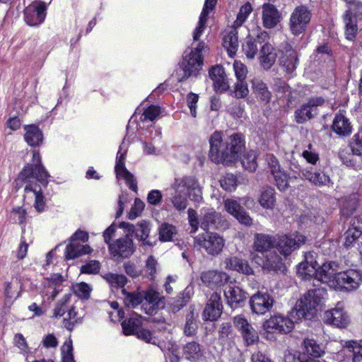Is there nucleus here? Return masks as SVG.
<instances>
[{
	"instance_id": "nucleus-1",
	"label": "nucleus",
	"mask_w": 362,
	"mask_h": 362,
	"mask_svg": "<svg viewBox=\"0 0 362 362\" xmlns=\"http://www.w3.org/2000/svg\"><path fill=\"white\" fill-rule=\"evenodd\" d=\"M209 157L215 163L230 165L235 163L245 148V136L241 133H234L223 139V132H214L209 138Z\"/></svg>"
},
{
	"instance_id": "nucleus-2",
	"label": "nucleus",
	"mask_w": 362,
	"mask_h": 362,
	"mask_svg": "<svg viewBox=\"0 0 362 362\" xmlns=\"http://www.w3.org/2000/svg\"><path fill=\"white\" fill-rule=\"evenodd\" d=\"M326 291L323 288H313L308 291L297 302L291 316L296 320H311L315 317L317 307L321 303Z\"/></svg>"
},
{
	"instance_id": "nucleus-3",
	"label": "nucleus",
	"mask_w": 362,
	"mask_h": 362,
	"mask_svg": "<svg viewBox=\"0 0 362 362\" xmlns=\"http://www.w3.org/2000/svg\"><path fill=\"white\" fill-rule=\"evenodd\" d=\"M119 227L127 230V233L120 238L110 244L108 247L110 254L113 257L118 259L128 258L132 256L135 247L132 240V235L134 233V226L127 222H122Z\"/></svg>"
},
{
	"instance_id": "nucleus-4",
	"label": "nucleus",
	"mask_w": 362,
	"mask_h": 362,
	"mask_svg": "<svg viewBox=\"0 0 362 362\" xmlns=\"http://www.w3.org/2000/svg\"><path fill=\"white\" fill-rule=\"evenodd\" d=\"M204 48V43L200 42L194 49H192L189 54L183 57V59L180 63V68L183 74L181 76H178L177 81L179 82H182L190 76H197L198 75L203 65L202 52Z\"/></svg>"
},
{
	"instance_id": "nucleus-5",
	"label": "nucleus",
	"mask_w": 362,
	"mask_h": 362,
	"mask_svg": "<svg viewBox=\"0 0 362 362\" xmlns=\"http://www.w3.org/2000/svg\"><path fill=\"white\" fill-rule=\"evenodd\" d=\"M174 191H186L189 198L195 202H200L202 200V190L198 180L191 175H186L182 177L175 178L171 185Z\"/></svg>"
},
{
	"instance_id": "nucleus-6",
	"label": "nucleus",
	"mask_w": 362,
	"mask_h": 362,
	"mask_svg": "<svg viewBox=\"0 0 362 362\" xmlns=\"http://www.w3.org/2000/svg\"><path fill=\"white\" fill-rule=\"evenodd\" d=\"M311 16V12L307 6L300 5L296 7L289 20L291 33L294 35L304 33L310 22Z\"/></svg>"
},
{
	"instance_id": "nucleus-7",
	"label": "nucleus",
	"mask_w": 362,
	"mask_h": 362,
	"mask_svg": "<svg viewBox=\"0 0 362 362\" xmlns=\"http://www.w3.org/2000/svg\"><path fill=\"white\" fill-rule=\"evenodd\" d=\"M195 247L204 248L211 255L219 254L225 245L224 240L217 233L199 234L194 238Z\"/></svg>"
},
{
	"instance_id": "nucleus-8",
	"label": "nucleus",
	"mask_w": 362,
	"mask_h": 362,
	"mask_svg": "<svg viewBox=\"0 0 362 362\" xmlns=\"http://www.w3.org/2000/svg\"><path fill=\"white\" fill-rule=\"evenodd\" d=\"M325 98L321 96L311 97L306 103L303 104L294 112L295 119L298 124H304L314 118L318 114V107L324 105Z\"/></svg>"
},
{
	"instance_id": "nucleus-9",
	"label": "nucleus",
	"mask_w": 362,
	"mask_h": 362,
	"mask_svg": "<svg viewBox=\"0 0 362 362\" xmlns=\"http://www.w3.org/2000/svg\"><path fill=\"white\" fill-rule=\"evenodd\" d=\"M334 289L351 291L358 288L361 283V275L355 269L339 272L335 277Z\"/></svg>"
},
{
	"instance_id": "nucleus-10",
	"label": "nucleus",
	"mask_w": 362,
	"mask_h": 362,
	"mask_svg": "<svg viewBox=\"0 0 362 362\" xmlns=\"http://www.w3.org/2000/svg\"><path fill=\"white\" fill-rule=\"evenodd\" d=\"M305 240V236L299 233L279 235L276 238V247L281 255L288 256L303 245Z\"/></svg>"
},
{
	"instance_id": "nucleus-11",
	"label": "nucleus",
	"mask_w": 362,
	"mask_h": 362,
	"mask_svg": "<svg viewBox=\"0 0 362 362\" xmlns=\"http://www.w3.org/2000/svg\"><path fill=\"white\" fill-rule=\"evenodd\" d=\"M47 6L42 1H33L24 10V20L30 26H37L44 22Z\"/></svg>"
},
{
	"instance_id": "nucleus-12",
	"label": "nucleus",
	"mask_w": 362,
	"mask_h": 362,
	"mask_svg": "<svg viewBox=\"0 0 362 362\" xmlns=\"http://www.w3.org/2000/svg\"><path fill=\"white\" fill-rule=\"evenodd\" d=\"M201 228L206 231L209 230H224L228 227V223L221 214L213 209L205 210L201 218Z\"/></svg>"
},
{
	"instance_id": "nucleus-13",
	"label": "nucleus",
	"mask_w": 362,
	"mask_h": 362,
	"mask_svg": "<svg viewBox=\"0 0 362 362\" xmlns=\"http://www.w3.org/2000/svg\"><path fill=\"white\" fill-rule=\"evenodd\" d=\"M274 300L267 292L258 291L253 294L250 299V305L252 313L257 315H264L269 312L273 307Z\"/></svg>"
},
{
	"instance_id": "nucleus-14",
	"label": "nucleus",
	"mask_w": 362,
	"mask_h": 362,
	"mask_svg": "<svg viewBox=\"0 0 362 362\" xmlns=\"http://www.w3.org/2000/svg\"><path fill=\"white\" fill-rule=\"evenodd\" d=\"M49 177L48 172L42 165L27 164L19 174V179L23 182H27L30 178H35L44 187L48 184L47 178Z\"/></svg>"
},
{
	"instance_id": "nucleus-15",
	"label": "nucleus",
	"mask_w": 362,
	"mask_h": 362,
	"mask_svg": "<svg viewBox=\"0 0 362 362\" xmlns=\"http://www.w3.org/2000/svg\"><path fill=\"white\" fill-rule=\"evenodd\" d=\"M339 264L337 262H326L319 267V272L316 274V280L334 288L335 277L339 273Z\"/></svg>"
},
{
	"instance_id": "nucleus-16",
	"label": "nucleus",
	"mask_w": 362,
	"mask_h": 362,
	"mask_svg": "<svg viewBox=\"0 0 362 362\" xmlns=\"http://www.w3.org/2000/svg\"><path fill=\"white\" fill-rule=\"evenodd\" d=\"M235 327L240 332L247 346L252 345L257 341L259 336L247 320L243 315H237L233 317Z\"/></svg>"
},
{
	"instance_id": "nucleus-17",
	"label": "nucleus",
	"mask_w": 362,
	"mask_h": 362,
	"mask_svg": "<svg viewBox=\"0 0 362 362\" xmlns=\"http://www.w3.org/2000/svg\"><path fill=\"white\" fill-rule=\"evenodd\" d=\"M143 293V300L145 303L142 304L141 308L148 315H153L158 310L163 308L165 306V298L160 294L153 290L148 289Z\"/></svg>"
},
{
	"instance_id": "nucleus-18",
	"label": "nucleus",
	"mask_w": 362,
	"mask_h": 362,
	"mask_svg": "<svg viewBox=\"0 0 362 362\" xmlns=\"http://www.w3.org/2000/svg\"><path fill=\"white\" fill-rule=\"evenodd\" d=\"M223 305L221 294L214 292L205 306L202 317L204 320H216L221 315Z\"/></svg>"
},
{
	"instance_id": "nucleus-19",
	"label": "nucleus",
	"mask_w": 362,
	"mask_h": 362,
	"mask_svg": "<svg viewBox=\"0 0 362 362\" xmlns=\"http://www.w3.org/2000/svg\"><path fill=\"white\" fill-rule=\"evenodd\" d=\"M264 326L267 329H271L274 332L286 334L293 329L294 322L292 319L286 316L275 315L267 320Z\"/></svg>"
},
{
	"instance_id": "nucleus-20",
	"label": "nucleus",
	"mask_w": 362,
	"mask_h": 362,
	"mask_svg": "<svg viewBox=\"0 0 362 362\" xmlns=\"http://www.w3.org/2000/svg\"><path fill=\"white\" fill-rule=\"evenodd\" d=\"M269 38L265 31L260 32L255 38L248 36L243 44V51L248 59H254L258 52L259 46L261 47Z\"/></svg>"
},
{
	"instance_id": "nucleus-21",
	"label": "nucleus",
	"mask_w": 362,
	"mask_h": 362,
	"mask_svg": "<svg viewBox=\"0 0 362 362\" xmlns=\"http://www.w3.org/2000/svg\"><path fill=\"white\" fill-rule=\"evenodd\" d=\"M224 295L228 304L232 308L242 306L247 299V293L234 284H229L225 287Z\"/></svg>"
},
{
	"instance_id": "nucleus-22",
	"label": "nucleus",
	"mask_w": 362,
	"mask_h": 362,
	"mask_svg": "<svg viewBox=\"0 0 362 362\" xmlns=\"http://www.w3.org/2000/svg\"><path fill=\"white\" fill-rule=\"evenodd\" d=\"M299 60L296 51L291 45H287L279 58L280 66L287 74H292L296 69Z\"/></svg>"
},
{
	"instance_id": "nucleus-23",
	"label": "nucleus",
	"mask_w": 362,
	"mask_h": 362,
	"mask_svg": "<svg viewBox=\"0 0 362 362\" xmlns=\"http://www.w3.org/2000/svg\"><path fill=\"white\" fill-rule=\"evenodd\" d=\"M230 277L224 272L216 270L203 272L201 274L202 283L208 287L215 288L230 281Z\"/></svg>"
},
{
	"instance_id": "nucleus-24",
	"label": "nucleus",
	"mask_w": 362,
	"mask_h": 362,
	"mask_svg": "<svg viewBox=\"0 0 362 362\" xmlns=\"http://www.w3.org/2000/svg\"><path fill=\"white\" fill-rule=\"evenodd\" d=\"M209 74L214 82V88L216 92L223 93L229 90L230 86L224 69L221 66H213L209 70Z\"/></svg>"
},
{
	"instance_id": "nucleus-25",
	"label": "nucleus",
	"mask_w": 362,
	"mask_h": 362,
	"mask_svg": "<svg viewBox=\"0 0 362 362\" xmlns=\"http://www.w3.org/2000/svg\"><path fill=\"white\" fill-rule=\"evenodd\" d=\"M313 255L309 252L305 255V261L300 262L297 267V274L303 279H309L314 276V280H316V274L319 272L317 269L316 261H313Z\"/></svg>"
},
{
	"instance_id": "nucleus-26",
	"label": "nucleus",
	"mask_w": 362,
	"mask_h": 362,
	"mask_svg": "<svg viewBox=\"0 0 362 362\" xmlns=\"http://www.w3.org/2000/svg\"><path fill=\"white\" fill-rule=\"evenodd\" d=\"M325 322L339 328H344L349 325V318L341 307H337L325 313Z\"/></svg>"
},
{
	"instance_id": "nucleus-27",
	"label": "nucleus",
	"mask_w": 362,
	"mask_h": 362,
	"mask_svg": "<svg viewBox=\"0 0 362 362\" xmlns=\"http://www.w3.org/2000/svg\"><path fill=\"white\" fill-rule=\"evenodd\" d=\"M276 58L277 53L275 48L266 41L259 49V60L261 66L266 71L270 69Z\"/></svg>"
},
{
	"instance_id": "nucleus-28",
	"label": "nucleus",
	"mask_w": 362,
	"mask_h": 362,
	"mask_svg": "<svg viewBox=\"0 0 362 362\" xmlns=\"http://www.w3.org/2000/svg\"><path fill=\"white\" fill-rule=\"evenodd\" d=\"M298 177L300 179L308 180L314 185L319 187L327 185L330 181L329 176L324 173L320 171L313 172L312 169L309 168L298 173L295 177Z\"/></svg>"
},
{
	"instance_id": "nucleus-29",
	"label": "nucleus",
	"mask_w": 362,
	"mask_h": 362,
	"mask_svg": "<svg viewBox=\"0 0 362 362\" xmlns=\"http://www.w3.org/2000/svg\"><path fill=\"white\" fill-rule=\"evenodd\" d=\"M332 129L339 136H348L351 134L352 126L343 113L338 112L334 117Z\"/></svg>"
},
{
	"instance_id": "nucleus-30",
	"label": "nucleus",
	"mask_w": 362,
	"mask_h": 362,
	"mask_svg": "<svg viewBox=\"0 0 362 362\" xmlns=\"http://www.w3.org/2000/svg\"><path fill=\"white\" fill-rule=\"evenodd\" d=\"M276 238L264 233H257L255 235L253 248L256 252L264 254L270 249L276 247Z\"/></svg>"
},
{
	"instance_id": "nucleus-31",
	"label": "nucleus",
	"mask_w": 362,
	"mask_h": 362,
	"mask_svg": "<svg viewBox=\"0 0 362 362\" xmlns=\"http://www.w3.org/2000/svg\"><path fill=\"white\" fill-rule=\"evenodd\" d=\"M281 15L276 7L270 4H264L262 8L263 25L267 28H274L280 21Z\"/></svg>"
},
{
	"instance_id": "nucleus-32",
	"label": "nucleus",
	"mask_w": 362,
	"mask_h": 362,
	"mask_svg": "<svg viewBox=\"0 0 362 362\" xmlns=\"http://www.w3.org/2000/svg\"><path fill=\"white\" fill-rule=\"evenodd\" d=\"M252 88L254 94L259 101L264 104H268L272 100V93L267 85L261 79L255 78L251 81Z\"/></svg>"
},
{
	"instance_id": "nucleus-33",
	"label": "nucleus",
	"mask_w": 362,
	"mask_h": 362,
	"mask_svg": "<svg viewBox=\"0 0 362 362\" xmlns=\"http://www.w3.org/2000/svg\"><path fill=\"white\" fill-rule=\"evenodd\" d=\"M224 263L226 269L236 271L245 275L253 274L252 269L245 259L234 256L226 258Z\"/></svg>"
},
{
	"instance_id": "nucleus-34",
	"label": "nucleus",
	"mask_w": 362,
	"mask_h": 362,
	"mask_svg": "<svg viewBox=\"0 0 362 362\" xmlns=\"http://www.w3.org/2000/svg\"><path fill=\"white\" fill-rule=\"evenodd\" d=\"M24 139L33 147L39 146L43 141V134L39 127L35 124L24 126Z\"/></svg>"
},
{
	"instance_id": "nucleus-35",
	"label": "nucleus",
	"mask_w": 362,
	"mask_h": 362,
	"mask_svg": "<svg viewBox=\"0 0 362 362\" xmlns=\"http://www.w3.org/2000/svg\"><path fill=\"white\" fill-rule=\"evenodd\" d=\"M115 170L117 175V177L124 179L126 181V184L128 185L129 188L132 191L136 192V181L134 178V175L129 170H127V169L125 168L124 162L116 160Z\"/></svg>"
},
{
	"instance_id": "nucleus-36",
	"label": "nucleus",
	"mask_w": 362,
	"mask_h": 362,
	"mask_svg": "<svg viewBox=\"0 0 362 362\" xmlns=\"http://www.w3.org/2000/svg\"><path fill=\"white\" fill-rule=\"evenodd\" d=\"M198 313L194 312V309L190 308L189 311L185 316V323L183 332L185 336H194L198 329Z\"/></svg>"
},
{
	"instance_id": "nucleus-37",
	"label": "nucleus",
	"mask_w": 362,
	"mask_h": 362,
	"mask_svg": "<svg viewBox=\"0 0 362 362\" xmlns=\"http://www.w3.org/2000/svg\"><path fill=\"white\" fill-rule=\"evenodd\" d=\"M223 45L227 49L230 56L235 54L239 47L238 31L235 28H231L223 37Z\"/></svg>"
},
{
	"instance_id": "nucleus-38",
	"label": "nucleus",
	"mask_w": 362,
	"mask_h": 362,
	"mask_svg": "<svg viewBox=\"0 0 362 362\" xmlns=\"http://www.w3.org/2000/svg\"><path fill=\"white\" fill-rule=\"evenodd\" d=\"M141 316L136 315L124 320L122 322V327L125 335L135 334L141 328Z\"/></svg>"
},
{
	"instance_id": "nucleus-39",
	"label": "nucleus",
	"mask_w": 362,
	"mask_h": 362,
	"mask_svg": "<svg viewBox=\"0 0 362 362\" xmlns=\"http://www.w3.org/2000/svg\"><path fill=\"white\" fill-rule=\"evenodd\" d=\"M24 191L25 192H32L34 193L35 196L34 206L38 212L42 211L45 207V202L41 187L37 185H33L30 182L26 185Z\"/></svg>"
},
{
	"instance_id": "nucleus-40",
	"label": "nucleus",
	"mask_w": 362,
	"mask_h": 362,
	"mask_svg": "<svg viewBox=\"0 0 362 362\" xmlns=\"http://www.w3.org/2000/svg\"><path fill=\"white\" fill-rule=\"evenodd\" d=\"M302 352L311 358H319L324 354L322 348L313 339H305L302 343Z\"/></svg>"
},
{
	"instance_id": "nucleus-41",
	"label": "nucleus",
	"mask_w": 362,
	"mask_h": 362,
	"mask_svg": "<svg viewBox=\"0 0 362 362\" xmlns=\"http://www.w3.org/2000/svg\"><path fill=\"white\" fill-rule=\"evenodd\" d=\"M183 355L186 359L195 361L202 357L203 353L200 345L195 341H192L183 347Z\"/></svg>"
},
{
	"instance_id": "nucleus-42",
	"label": "nucleus",
	"mask_w": 362,
	"mask_h": 362,
	"mask_svg": "<svg viewBox=\"0 0 362 362\" xmlns=\"http://www.w3.org/2000/svg\"><path fill=\"white\" fill-rule=\"evenodd\" d=\"M258 202L264 209H273L276 203L274 189L272 187L264 189L261 192Z\"/></svg>"
},
{
	"instance_id": "nucleus-43",
	"label": "nucleus",
	"mask_w": 362,
	"mask_h": 362,
	"mask_svg": "<svg viewBox=\"0 0 362 362\" xmlns=\"http://www.w3.org/2000/svg\"><path fill=\"white\" fill-rule=\"evenodd\" d=\"M122 293L124 295V303L127 308H135L143 302L142 292H127L125 289H122Z\"/></svg>"
},
{
	"instance_id": "nucleus-44",
	"label": "nucleus",
	"mask_w": 362,
	"mask_h": 362,
	"mask_svg": "<svg viewBox=\"0 0 362 362\" xmlns=\"http://www.w3.org/2000/svg\"><path fill=\"white\" fill-rule=\"evenodd\" d=\"M82 317L78 315V312L76 311L75 307L70 308L69 312L66 313L63 320L64 327L69 331H72L74 327L81 323Z\"/></svg>"
},
{
	"instance_id": "nucleus-45",
	"label": "nucleus",
	"mask_w": 362,
	"mask_h": 362,
	"mask_svg": "<svg viewBox=\"0 0 362 362\" xmlns=\"http://www.w3.org/2000/svg\"><path fill=\"white\" fill-rule=\"evenodd\" d=\"M70 298L71 295H65L56 303L53 310V317L56 318L61 317L69 312L70 308L74 307V305H70Z\"/></svg>"
},
{
	"instance_id": "nucleus-46",
	"label": "nucleus",
	"mask_w": 362,
	"mask_h": 362,
	"mask_svg": "<svg viewBox=\"0 0 362 362\" xmlns=\"http://www.w3.org/2000/svg\"><path fill=\"white\" fill-rule=\"evenodd\" d=\"M241 163L243 167L250 171L254 172L257 169V154L254 151H249L244 153L242 157H240Z\"/></svg>"
},
{
	"instance_id": "nucleus-47",
	"label": "nucleus",
	"mask_w": 362,
	"mask_h": 362,
	"mask_svg": "<svg viewBox=\"0 0 362 362\" xmlns=\"http://www.w3.org/2000/svg\"><path fill=\"white\" fill-rule=\"evenodd\" d=\"M211 10L209 7L204 6L202 11L199 16V20L198 22V25L193 33V40L194 41H198L199 40L200 36L202 35L204 30L206 28V23L208 19L209 11Z\"/></svg>"
},
{
	"instance_id": "nucleus-48",
	"label": "nucleus",
	"mask_w": 362,
	"mask_h": 362,
	"mask_svg": "<svg viewBox=\"0 0 362 362\" xmlns=\"http://www.w3.org/2000/svg\"><path fill=\"white\" fill-rule=\"evenodd\" d=\"M343 20L345 24L346 38L349 40H354L358 32L357 21L348 17V14L343 15Z\"/></svg>"
},
{
	"instance_id": "nucleus-49",
	"label": "nucleus",
	"mask_w": 362,
	"mask_h": 362,
	"mask_svg": "<svg viewBox=\"0 0 362 362\" xmlns=\"http://www.w3.org/2000/svg\"><path fill=\"white\" fill-rule=\"evenodd\" d=\"M137 229L134 228V233H136V237L139 240L142 242L144 245H152V243L147 240L150 233L148 223L146 221H142L137 225Z\"/></svg>"
},
{
	"instance_id": "nucleus-50",
	"label": "nucleus",
	"mask_w": 362,
	"mask_h": 362,
	"mask_svg": "<svg viewBox=\"0 0 362 362\" xmlns=\"http://www.w3.org/2000/svg\"><path fill=\"white\" fill-rule=\"evenodd\" d=\"M272 175L274 177L275 185L280 191H286L288 188V180L290 177L283 169Z\"/></svg>"
},
{
	"instance_id": "nucleus-51",
	"label": "nucleus",
	"mask_w": 362,
	"mask_h": 362,
	"mask_svg": "<svg viewBox=\"0 0 362 362\" xmlns=\"http://www.w3.org/2000/svg\"><path fill=\"white\" fill-rule=\"evenodd\" d=\"M346 348L352 353L353 362H362V345L356 341H349L346 342Z\"/></svg>"
},
{
	"instance_id": "nucleus-52",
	"label": "nucleus",
	"mask_w": 362,
	"mask_h": 362,
	"mask_svg": "<svg viewBox=\"0 0 362 362\" xmlns=\"http://www.w3.org/2000/svg\"><path fill=\"white\" fill-rule=\"evenodd\" d=\"M183 190L175 191L174 195L170 200L173 206L178 211H183L187 206V199L186 194H182Z\"/></svg>"
},
{
	"instance_id": "nucleus-53",
	"label": "nucleus",
	"mask_w": 362,
	"mask_h": 362,
	"mask_svg": "<svg viewBox=\"0 0 362 362\" xmlns=\"http://www.w3.org/2000/svg\"><path fill=\"white\" fill-rule=\"evenodd\" d=\"M176 233L175 226L168 223H163L159 228V239L161 241H170Z\"/></svg>"
},
{
	"instance_id": "nucleus-54",
	"label": "nucleus",
	"mask_w": 362,
	"mask_h": 362,
	"mask_svg": "<svg viewBox=\"0 0 362 362\" xmlns=\"http://www.w3.org/2000/svg\"><path fill=\"white\" fill-rule=\"evenodd\" d=\"M104 279L112 286L115 287H124L127 283V277L123 274L108 273L104 276Z\"/></svg>"
},
{
	"instance_id": "nucleus-55",
	"label": "nucleus",
	"mask_w": 362,
	"mask_h": 362,
	"mask_svg": "<svg viewBox=\"0 0 362 362\" xmlns=\"http://www.w3.org/2000/svg\"><path fill=\"white\" fill-rule=\"evenodd\" d=\"M282 265L281 258L276 253H270V257L266 255L264 267L272 271H278Z\"/></svg>"
},
{
	"instance_id": "nucleus-56",
	"label": "nucleus",
	"mask_w": 362,
	"mask_h": 362,
	"mask_svg": "<svg viewBox=\"0 0 362 362\" xmlns=\"http://www.w3.org/2000/svg\"><path fill=\"white\" fill-rule=\"evenodd\" d=\"M285 362H308L309 356L305 352H298L296 351H286L284 354Z\"/></svg>"
},
{
	"instance_id": "nucleus-57",
	"label": "nucleus",
	"mask_w": 362,
	"mask_h": 362,
	"mask_svg": "<svg viewBox=\"0 0 362 362\" xmlns=\"http://www.w3.org/2000/svg\"><path fill=\"white\" fill-rule=\"evenodd\" d=\"M344 14H348V17L351 19L362 20V3L360 1H354L349 5V8L346 11Z\"/></svg>"
},
{
	"instance_id": "nucleus-58",
	"label": "nucleus",
	"mask_w": 362,
	"mask_h": 362,
	"mask_svg": "<svg viewBox=\"0 0 362 362\" xmlns=\"http://www.w3.org/2000/svg\"><path fill=\"white\" fill-rule=\"evenodd\" d=\"M220 184L223 189L226 191H232L235 189L237 185V178L235 175L232 173H226L220 180Z\"/></svg>"
},
{
	"instance_id": "nucleus-59",
	"label": "nucleus",
	"mask_w": 362,
	"mask_h": 362,
	"mask_svg": "<svg viewBox=\"0 0 362 362\" xmlns=\"http://www.w3.org/2000/svg\"><path fill=\"white\" fill-rule=\"evenodd\" d=\"M234 96L237 98H245L249 94L247 83L245 80L237 81L234 85V90L233 92Z\"/></svg>"
},
{
	"instance_id": "nucleus-60",
	"label": "nucleus",
	"mask_w": 362,
	"mask_h": 362,
	"mask_svg": "<svg viewBox=\"0 0 362 362\" xmlns=\"http://www.w3.org/2000/svg\"><path fill=\"white\" fill-rule=\"evenodd\" d=\"M134 335L146 343H151L152 344H157L159 343L158 339L153 336V333L150 330L143 327H141ZM158 345L160 346L159 344Z\"/></svg>"
},
{
	"instance_id": "nucleus-61",
	"label": "nucleus",
	"mask_w": 362,
	"mask_h": 362,
	"mask_svg": "<svg viewBox=\"0 0 362 362\" xmlns=\"http://www.w3.org/2000/svg\"><path fill=\"white\" fill-rule=\"evenodd\" d=\"M361 233L358 231L354 230L348 228L347 230L344 234V245L346 247H351L354 246V243L361 237Z\"/></svg>"
},
{
	"instance_id": "nucleus-62",
	"label": "nucleus",
	"mask_w": 362,
	"mask_h": 362,
	"mask_svg": "<svg viewBox=\"0 0 362 362\" xmlns=\"http://www.w3.org/2000/svg\"><path fill=\"white\" fill-rule=\"evenodd\" d=\"M358 206L357 200L354 197L346 199L341 207V214L344 216H349L356 211Z\"/></svg>"
},
{
	"instance_id": "nucleus-63",
	"label": "nucleus",
	"mask_w": 362,
	"mask_h": 362,
	"mask_svg": "<svg viewBox=\"0 0 362 362\" xmlns=\"http://www.w3.org/2000/svg\"><path fill=\"white\" fill-rule=\"evenodd\" d=\"M79 243H71L66 248L65 257L66 259H74L81 255Z\"/></svg>"
},
{
	"instance_id": "nucleus-64",
	"label": "nucleus",
	"mask_w": 362,
	"mask_h": 362,
	"mask_svg": "<svg viewBox=\"0 0 362 362\" xmlns=\"http://www.w3.org/2000/svg\"><path fill=\"white\" fill-rule=\"evenodd\" d=\"M351 148L354 154L362 155V130L354 136Z\"/></svg>"
}]
</instances>
